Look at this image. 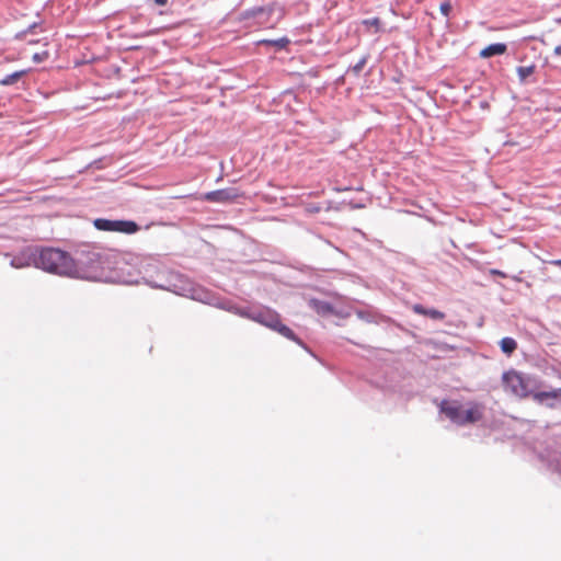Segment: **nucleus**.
Instances as JSON below:
<instances>
[{
    "label": "nucleus",
    "instance_id": "72a5a7b5",
    "mask_svg": "<svg viewBox=\"0 0 561 561\" xmlns=\"http://www.w3.org/2000/svg\"><path fill=\"white\" fill-rule=\"evenodd\" d=\"M48 57H49V51L48 50H43V51L34 53L33 56H32V60L35 64H41V62L47 60Z\"/></svg>",
    "mask_w": 561,
    "mask_h": 561
},
{
    "label": "nucleus",
    "instance_id": "4d7b16f0",
    "mask_svg": "<svg viewBox=\"0 0 561 561\" xmlns=\"http://www.w3.org/2000/svg\"><path fill=\"white\" fill-rule=\"evenodd\" d=\"M174 23H176V22L175 21H168L167 24L169 25V24H174Z\"/></svg>",
    "mask_w": 561,
    "mask_h": 561
},
{
    "label": "nucleus",
    "instance_id": "20e7f679",
    "mask_svg": "<svg viewBox=\"0 0 561 561\" xmlns=\"http://www.w3.org/2000/svg\"><path fill=\"white\" fill-rule=\"evenodd\" d=\"M277 2L253 5L242 11L232 10L227 14V19L238 23L240 27H273L284 16L285 9L277 8Z\"/></svg>",
    "mask_w": 561,
    "mask_h": 561
},
{
    "label": "nucleus",
    "instance_id": "a18cd8bd",
    "mask_svg": "<svg viewBox=\"0 0 561 561\" xmlns=\"http://www.w3.org/2000/svg\"><path fill=\"white\" fill-rule=\"evenodd\" d=\"M345 75H346V73H344V75L340 76V77L336 79L337 84H342V83H344V81H345Z\"/></svg>",
    "mask_w": 561,
    "mask_h": 561
},
{
    "label": "nucleus",
    "instance_id": "f3484780",
    "mask_svg": "<svg viewBox=\"0 0 561 561\" xmlns=\"http://www.w3.org/2000/svg\"><path fill=\"white\" fill-rule=\"evenodd\" d=\"M408 2H390V11L394 15H401L404 20L417 23L419 18L415 16L416 11L412 5H407Z\"/></svg>",
    "mask_w": 561,
    "mask_h": 561
},
{
    "label": "nucleus",
    "instance_id": "f8f14e48",
    "mask_svg": "<svg viewBox=\"0 0 561 561\" xmlns=\"http://www.w3.org/2000/svg\"><path fill=\"white\" fill-rule=\"evenodd\" d=\"M353 313L366 323L382 325L385 328L401 327L393 318L383 314L378 308L371 305H365V308H354Z\"/></svg>",
    "mask_w": 561,
    "mask_h": 561
},
{
    "label": "nucleus",
    "instance_id": "de8ad7c7",
    "mask_svg": "<svg viewBox=\"0 0 561 561\" xmlns=\"http://www.w3.org/2000/svg\"><path fill=\"white\" fill-rule=\"evenodd\" d=\"M517 142L513 141L512 139H507L504 141V146H515Z\"/></svg>",
    "mask_w": 561,
    "mask_h": 561
},
{
    "label": "nucleus",
    "instance_id": "4c0bfd02",
    "mask_svg": "<svg viewBox=\"0 0 561 561\" xmlns=\"http://www.w3.org/2000/svg\"><path fill=\"white\" fill-rule=\"evenodd\" d=\"M479 107H480L481 110H489V108H490V103H489V101H488V100H481V101L479 102Z\"/></svg>",
    "mask_w": 561,
    "mask_h": 561
},
{
    "label": "nucleus",
    "instance_id": "1a4fd4ad",
    "mask_svg": "<svg viewBox=\"0 0 561 561\" xmlns=\"http://www.w3.org/2000/svg\"><path fill=\"white\" fill-rule=\"evenodd\" d=\"M93 227L99 231L117 232L131 236L141 229L148 230L153 226H164L163 222L150 221L142 226L134 219L98 217L92 220Z\"/></svg>",
    "mask_w": 561,
    "mask_h": 561
},
{
    "label": "nucleus",
    "instance_id": "6e6d98bb",
    "mask_svg": "<svg viewBox=\"0 0 561 561\" xmlns=\"http://www.w3.org/2000/svg\"><path fill=\"white\" fill-rule=\"evenodd\" d=\"M513 279H515L516 282H520V278L518 276H514Z\"/></svg>",
    "mask_w": 561,
    "mask_h": 561
},
{
    "label": "nucleus",
    "instance_id": "a211bd4d",
    "mask_svg": "<svg viewBox=\"0 0 561 561\" xmlns=\"http://www.w3.org/2000/svg\"><path fill=\"white\" fill-rule=\"evenodd\" d=\"M412 311L419 316H422L424 318H428L433 321H442L446 318V314L445 312L434 308V307H428V306H425L423 304H414L412 306Z\"/></svg>",
    "mask_w": 561,
    "mask_h": 561
},
{
    "label": "nucleus",
    "instance_id": "bf43d9fd",
    "mask_svg": "<svg viewBox=\"0 0 561 561\" xmlns=\"http://www.w3.org/2000/svg\"><path fill=\"white\" fill-rule=\"evenodd\" d=\"M170 3L173 5V4H179L180 2L171 1Z\"/></svg>",
    "mask_w": 561,
    "mask_h": 561
},
{
    "label": "nucleus",
    "instance_id": "ddd939ff",
    "mask_svg": "<svg viewBox=\"0 0 561 561\" xmlns=\"http://www.w3.org/2000/svg\"><path fill=\"white\" fill-rule=\"evenodd\" d=\"M244 192L238 187L218 188L201 194V201L210 204L229 205L244 197Z\"/></svg>",
    "mask_w": 561,
    "mask_h": 561
},
{
    "label": "nucleus",
    "instance_id": "473e14b6",
    "mask_svg": "<svg viewBox=\"0 0 561 561\" xmlns=\"http://www.w3.org/2000/svg\"><path fill=\"white\" fill-rule=\"evenodd\" d=\"M153 3V7H152V15H164L167 14V11H164L162 8L167 7L169 4V2H162V1H159V2H152Z\"/></svg>",
    "mask_w": 561,
    "mask_h": 561
},
{
    "label": "nucleus",
    "instance_id": "412c9836",
    "mask_svg": "<svg viewBox=\"0 0 561 561\" xmlns=\"http://www.w3.org/2000/svg\"><path fill=\"white\" fill-rule=\"evenodd\" d=\"M43 23H44V21L41 19L32 22L31 24L27 25V27L16 32L14 35V39L15 41H24V39H26V36L28 34L36 35V34L43 32Z\"/></svg>",
    "mask_w": 561,
    "mask_h": 561
},
{
    "label": "nucleus",
    "instance_id": "7ed1b4c3",
    "mask_svg": "<svg viewBox=\"0 0 561 561\" xmlns=\"http://www.w3.org/2000/svg\"><path fill=\"white\" fill-rule=\"evenodd\" d=\"M58 250L59 247L27 244L18 250L10 265L14 268L34 267L56 276Z\"/></svg>",
    "mask_w": 561,
    "mask_h": 561
},
{
    "label": "nucleus",
    "instance_id": "2eb2a0df",
    "mask_svg": "<svg viewBox=\"0 0 561 561\" xmlns=\"http://www.w3.org/2000/svg\"><path fill=\"white\" fill-rule=\"evenodd\" d=\"M356 25V31L364 32L368 35H377L386 32L381 19L377 15L358 20Z\"/></svg>",
    "mask_w": 561,
    "mask_h": 561
},
{
    "label": "nucleus",
    "instance_id": "7c9ffc66",
    "mask_svg": "<svg viewBox=\"0 0 561 561\" xmlns=\"http://www.w3.org/2000/svg\"><path fill=\"white\" fill-rule=\"evenodd\" d=\"M298 346H300L306 353H308L311 357L317 359L320 364L324 365V362L321 357H319L313 350L300 337V342L296 343Z\"/></svg>",
    "mask_w": 561,
    "mask_h": 561
},
{
    "label": "nucleus",
    "instance_id": "4468645a",
    "mask_svg": "<svg viewBox=\"0 0 561 561\" xmlns=\"http://www.w3.org/2000/svg\"><path fill=\"white\" fill-rule=\"evenodd\" d=\"M538 459L548 471L557 473L561 478V450L556 446L548 445L538 454Z\"/></svg>",
    "mask_w": 561,
    "mask_h": 561
},
{
    "label": "nucleus",
    "instance_id": "f03ea898",
    "mask_svg": "<svg viewBox=\"0 0 561 561\" xmlns=\"http://www.w3.org/2000/svg\"><path fill=\"white\" fill-rule=\"evenodd\" d=\"M503 391L518 401H530L538 407L561 409V387L554 388L541 376L515 368L501 376Z\"/></svg>",
    "mask_w": 561,
    "mask_h": 561
},
{
    "label": "nucleus",
    "instance_id": "8fccbe9b",
    "mask_svg": "<svg viewBox=\"0 0 561 561\" xmlns=\"http://www.w3.org/2000/svg\"><path fill=\"white\" fill-rule=\"evenodd\" d=\"M526 41H537L538 37L535 36V35H531V36H528V37H525Z\"/></svg>",
    "mask_w": 561,
    "mask_h": 561
},
{
    "label": "nucleus",
    "instance_id": "a19ab883",
    "mask_svg": "<svg viewBox=\"0 0 561 561\" xmlns=\"http://www.w3.org/2000/svg\"><path fill=\"white\" fill-rule=\"evenodd\" d=\"M352 190H353V187H351V186H335L334 187V191H336V192H346V191H352Z\"/></svg>",
    "mask_w": 561,
    "mask_h": 561
},
{
    "label": "nucleus",
    "instance_id": "37998d69",
    "mask_svg": "<svg viewBox=\"0 0 561 561\" xmlns=\"http://www.w3.org/2000/svg\"><path fill=\"white\" fill-rule=\"evenodd\" d=\"M328 3L329 2H324L323 8H324V10L330 11L332 8H334L337 4V1L330 2V7H328Z\"/></svg>",
    "mask_w": 561,
    "mask_h": 561
},
{
    "label": "nucleus",
    "instance_id": "c03bdc74",
    "mask_svg": "<svg viewBox=\"0 0 561 561\" xmlns=\"http://www.w3.org/2000/svg\"><path fill=\"white\" fill-rule=\"evenodd\" d=\"M553 55L554 56H561V45H557L553 49Z\"/></svg>",
    "mask_w": 561,
    "mask_h": 561
},
{
    "label": "nucleus",
    "instance_id": "cd10ccee",
    "mask_svg": "<svg viewBox=\"0 0 561 561\" xmlns=\"http://www.w3.org/2000/svg\"><path fill=\"white\" fill-rule=\"evenodd\" d=\"M354 307H337L333 305L331 317L339 319H347L352 316Z\"/></svg>",
    "mask_w": 561,
    "mask_h": 561
},
{
    "label": "nucleus",
    "instance_id": "c85d7f7f",
    "mask_svg": "<svg viewBox=\"0 0 561 561\" xmlns=\"http://www.w3.org/2000/svg\"><path fill=\"white\" fill-rule=\"evenodd\" d=\"M294 270H297L298 272L305 274V275H308V276H312L316 272L314 267L310 266V265H307V264H304V263H295L293 265H290Z\"/></svg>",
    "mask_w": 561,
    "mask_h": 561
},
{
    "label": "nucleus",
    "instance_id": "ea45409f",
    "mask_svg": "<svg viewBox=\"0 0 561 561\" xmlns=\"http://www.w3.org/2000/svg\"><path fill=\"white\" fill-rule=\"evenodd\" d=\"M282 95H293L294 100L297 101V94L295 93V91L293 89H287L285 90Z\"/></svg>",
    "mask_w": 561,
    "mask_h": 561
},
{
    "label": "nucleus",
    "instance_id": "3c124183",
    "mask_svg": "<svg viewBox=\"0 0 561 561\" xmlns=\"http://www.w3.org/2000/svg\"><path fill=\"white\" fill-rule=\"evenodd\" d=\"M425 15H430L432 19H435L434 14L430 12L427 9L424 11Z\"/></svg>",
    "mask_w": 561,
    "mask_h": 561
},
{
    "label": "nucleus",
    "instance_id": "09e8293b",
    "mask_svg": "<svg viewBox=\"0 0 561 561\" xmlns=\"http://www.w3.org/2000/svg\"><path fill=\"white\" fill-rule=\"evenodd\" d=\"M102 162V159H96L92 162L96 168H100V163Z\"/></svg>",
    "mask_w": 561,
    "mask_h": 561
},
{
    "label": "nucleus",
    "instance_id": "0eeeda50",
    "mask_svg": "<svg viewBox=\"0 0 561 561\" xmlns=\"http://www.w3.org/2000/svg\"><path fill=\"white\" fill-rule=\"evenodd\" d=\"M139 255L112 251L106 284L138 285Z\"/></svg>",
    "mask_w": 561,
    "mask_h": 561
},
{
    "label": "nucleus",
    "instance_id": "5fc2aeb1",
    "mask_svg": "<svg viewBox=\"0 0 561 561\" xmlns=\"http://www.w3.org/2000/svg\"><path fill=\"white\" fill-rule=\"evenodd\" d=\"M554 22L558 23V24H561V16L554 18Z\"/></svg>",
    "mask_w": 561,
    "mask_h": 561
},
{
    "label": "nucleus",
    "instance_id": "bb28decb",
    "mask_svg": "<svg viewBox=\"0 0 561 561\" xmlns=\"http://www.w3.org/2000/svg\"><path fill=\"white\" fill-rule=\"evenodd\" d=\"M453 10V2H439V12L442 16L446 18L445 26L448 30H450V15Z\"/></svg>",
    "mask_w": 561,
    "mask_h": 561
},
{
    "label": "nucleus",
    "instance_id": "6ab92c4d",
    "mask_svg": "<svg viewBox=\"0 0 561 561\" xmlns=\"http://www.w3.org/2000/svg\"><path fill=\"white\" fill-rule=\"evenodd\" d=\"M333 302L312 297L308 300V307L322 318H330L333 311Z\"/></svg>",
    "mask_w": 561,
    "mask_h": 561
},
{
    "label": "nucleus",
    "instance_id": "f704fd0d",
    "mask_svg": "<svg viewBox=\"0 0 561 561\" xmlns=\"http://www.w3.org/2000/svg\"><path fill=\"white\" fill-rule=\"evenodd\" d=\"M346 205L350 206L351 209H363L366 207V203L364 201L356 199H346Z\"/></svg>",
    "mask_w": 561,
    "mask_h": 561
},
{
    "label": "nucleus",
    "instance_id": "9b49d317",
    "mask_svg": "<svg viewBox=\"0 0 561 561\" xmlns=\"http://www.w3.org/2000/svg\"><path fill=\"white\" fill-rule=\"evenodd\" d=\"M262 325L294 343L300 342V336L289 325L284 323L280 313L271 307Z\"/></svg>",
    "mask_w": 561,
    "mask_h": 561
},
{
    "label": "nucleus",
    "instance_id": "aec40b11",
    "mask_svg": "<svg viewBox=\"0 0 561 561\" xmlns=\"http://www.w3.org/2000/svg\"><path fill=\"white\" fill-rule=\"evenodd\" d=\"M507 49H508V46L506 43H503V42L491 43V44L484 46L479 51V57L481 59H489V58H492L495 56H503L507 53Z\"/></svg>",
    "mask_w": 561,
    "mask_h": 561
},
{
    "label": "nucleus",
    "instance_id": "58836bf2",
    "mask_svg": "<svg viewBox=\"0 0 561 561\" xmlns=\"http://www.w3.org/2000/svg\"><path fill=\"white\" fill-rule=\"evenodd\" d=\"M101 59L100 56H96L94 54H90L88 55V60H89V64H93V62H96Z\"/></svg>",
    "mask_w": 561,
    "mask_h": 561
},
{
    "label": "nucleus",
    "instance_id": "79ce46f5",
    "mask_svg": "<svg viewBox=\"0 0 561 561\" xmlns=\"http://www.w3.org/2000/svg\"><path fill=\"white\" fill-rule=\"evenodd\" d=\"M111 69L113 71V73L116 75V76H118L121 73V71H122L121 67L116 66V65H112Z\"/></svg>",
    "mask_w": 561,
    "mask_h": 561
},
{
    "label": "nucleus",
    "instance_id": "13d9d810",
    "mask_svg": "<svg viewBox=\"0 0 561 561\" xmlns=\"http://www.w3.org/2000/svg\"><path fill=\"white\" fill-rule=\"evenodd\" d=\"M356 191H363V186H358Z\"/></svg>",
    "mask_w": 561,
    "mask_h": 561
},
{
    "label": "nucleus",
    "instance_id": "39448f33",
    "mask_svg": "<svg viewBox=\"0 0 561 561\" xmlns=\"http://www.w3.org/2000/svg\"><path fill=\"white\" fill-rule=\"evenodd\" d=\"M138 284L142 283L154 289L173 293L180 272L170 270L164 263L152 256H140L138 262Z\"/></svg>",
    "mask_w": 561,
    "mask_h": 561
},
{
    "label": "nucleus",
    "instance_id": "9d476101",
    "mask_svg": "<svg viewBox=\"0 0 561 561\" xmlns=\"http://www.w3.org/2000/svg\"><path fill=\"white\" fill-rule=\"evenodd\" d=\"M270 307L260 306V307H251V306H241L234 302L231 299L226 298L224 306H221V310L236 314L240 318H244L251 321H254L262 325L265 316L268 311Z\"/></svg>",
    "mask_w": 561,
    "mask_h": 561
},
{
    "label": "nucleus",
    "instance_id": "2f4dec72",
    "mask_svg": "<svg viewBox=\"0 0 561 561\" xmlns=\"http://www.w3.org/2000/svg\"><path fill=\"white\" fill-rule=\"evenodd\" d=\"M324 207L320 203H307L305 204V210L309 215L319 214Z\"/></svg>",
    "mask_w": 561,
    "mask_h": 561
},
{
    "label": "nucleus",
    "instance_id": "393cba45",
    "mask_svg": "<svg viewBox=\"0 0 561 561\" xmlns=\"http://www.w3.org/2000/svg\"><path fill=\"white\" fill-rule=\"evenodd\" d=\"M537 66L535 64H530L528 66H518L516 68V73L518 80L522 84L528 83L529 78L535 73Z\"/></svg>",
    "mask_w": 561,
    "mask_h": 561
},
{
    "label": "nucleus",
    "instance_id": "603ef678",
    "mask_svg": "<svg viewBox=\"0 0 561 561\" xmlns=\"http://www.w3.org/2000/svg\"><path fill=\"white\" fill-rule=\"evenodd\" d=\"M524 23H526L525 20H519L518 22L514 23V26H518V25L524 24Z\"/></svg>",
    "mask_w": 561,
    "mask_h": 561
},
{
    "label": "nucleus",
    "instance_id": "4be33fe9",
    "mask_svg": "<svg viewBox=\"0 0 561 561\" xmlns=\"http://www.w3.org/2000/svg\"><path fill=\"white\" fill-rule=\"evenodd\" d=\"M31 69H21L13 71L11 73L5 75L0 79V85L2 87H11L16 84L25 75H27Z\"/></svg>",
    "mask_w": 561,
    "mask_h": 561
},
{
    "label": "nucleus",
    "instance_id": "e433bc0d",
    "mask_svg": "<svg viewBox=\"0 0 561 561\" xmlns=\"http://www.w3.org/2000/svg\"><path fill=\"white\" fill-rule=\"evenodd\" d=\"M88 54H82L81 58L75 60V67H80L82 65H88Z\"/></svg>",
    "mask_w": 561,
    "mask_h": 561
},
{
    "label": "nucleus",
    "instance_id": "c756f323",
    "mask_svg": "<svg viewBox=\"0 0 561 561\" xmlns=\"http://www.w3.org/2000/svg\"><path fill=\"white\" fill-rule=\"evenodd\" d=\"M345 205H346V199H342L339 203H335L333 201H327L324 210L325 211H330V210L341 211Z\"/></svg>",
    "mask_w": 561,
    "mask_h": 561
},
{
    "label": "nucleus",
    "instance_id": "f257e3e1",
    "mask_svg": "<svg viewBox=\"0 0 561 561\" xmlns=\"http://www.w3.org/2000/svg\"><path fill=\"white\" fill-rule=\"evenodd\" d=\"M112 250L94 244L79 245L73 253L59 248L56 276L69 279L106 283Z\"/></svg>",
    "mask_w": 561,
    "mask_h": 561
},
{
    "label": "nucleus",
    "instance_id": "c9c22d12",
    "mask_svg": "<svg viewBox=\"0 0 561 561\" xmlns=\"http://www.w3.org/2000/svg\"><path fill=\"white\" fill-rule=\"evenodd\" d=\"M490 275L497 276V277H501V278H506L508 276L507 273H505L504 271H501L499 268H491L490 270Z\"/></svg>",
    "mask_w": 561,
    "mask_h": 561
},
{
    "label": "nucleus",
    "instance_id": "864d4df0",
    "mask_svg": "<svg viewBox=\"0 0 561 561\" xmlns=\"http://www.w3.org/2000/svg\"><path fill=\"white\" fill-rule=\"evenodd\" d=\"M38 42H39L38 39H28V41H27V43H28V44H36V43H38Z\"/></svg>",
    "mask_w": 561,
    "mask_h": 561
},
{
    "label": "nucleus",
    "instance_id": "6e6552de",
    "mask_svg": "<svg viewBox=\"0 0 561 561\" xmlns=\"http://www.w3.org/2000/svg\"><path fill=\"white\" fill-rule=\"evenodd\" d=\"M173 294L190 298L207 306L215 307L220 310L226 300L225 297L220 296L216 291L205 286L194 284L184 274H180L179 282L175 284Z\"/></svg>",
    "mask_w": 561,
    "mask_h": 561
},
{
    "label": "nucleus",
    "instance_id": "b1692460",
    "mask_svg": "<svg viewBox=\"0 0 561 561\" xmlns=\"http://www.w3.org/2000/svg\"><path fill=\"white\" fill-rule=\"evenodd\" d=\"M79 3L80 2H78V1H75L72 3V5L70 3H68L67 8L65 9L66 2H58V4H59L58 9H60L64 13V18H62L64 22L70 23L75 20V15L79 11Z\"/></svg>",
    "mask_w": 561,
    "mask_h": 561
},
{
    "label": "nucleus",
    "instance_id": "5701e85b",
    "mask_svg": "<svg viewBox=\"0 0 561 561\" xmlns=\"http://www.w3.org/2000/svg\"><path fill=\"white\" fill-rule=\"evenodd\" d=\"M497 344L501 352L507 357H511L518 347L517 341L512 336L502 337Z\"/></svg>",
    "mask_w": 561,
    "mask_h": 561
},
{
    "label": "nucleus",
    "instance_id": "49530a36",
    "mask_svg": "<svg viewBox=\"0 0 561 561\" xmlns=\"http://www.w3.org/2000/svg\"><path fill=\"white\" fill-rule=\"evenodd\" d=\"M550 264L561 267V259L550 261Z\"/></svg>",
    "mask_w": 561,
    "mask_h": 561
},
{
    "label": "nucleus",
    "instance_id": "423d86ee",
    "mask_svg": "<svg viewBox=\"0 0 561 561\" xmlns=\"http://www.w3.org/2000/svg\"><path fill=\"white\" fill-rule=\"evenodd\" d=\"M438 413L458 426L480 422L484 413V404L474 400L462 403L459 400L444 398L437 404Z\"/></svg>",
    "mask_w": 561,
    "mask_h": 561
},
{
    "label": "nucleus",
    "instance_id": "dca6fc26",
    "mask_svg": "<svg viewBox=\"0 0 561 561\" xmlns=\"http://www.w3.org/2000/svg\"><path fill=\"white\" fill-rule=\"evenodd\" d=\"M291 41L288 36L278 38H263L255 43L256 46H264L267 50L273 53L286 51L289 53Z\"/></svg>",
    "mask_w": 561,
    "mask_h": 561
},
{
    "label": "nucleus",
    "instance_id": "a878e982",
    "mask_svg": "<svg viewBox=\"0 0 561 561\" xmlns=\"http://www.w3.org/2000/svg\"><path fill=\"white\" fill-rule=\"evenodd\" d=\"M368 58H369L368 54L363 55L356 64L351 65L347 68L346 73H353L354 76L358 77L360 75V72L363 71L364 67L366 66Z\"/></svg>",
    "mask_w": 561,
    "mask_h": 561
}]
</instances>
